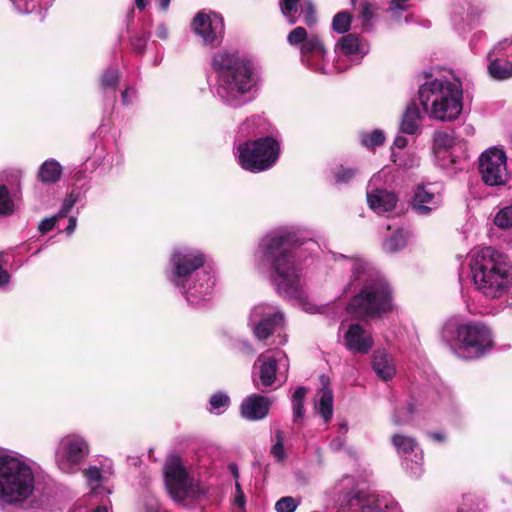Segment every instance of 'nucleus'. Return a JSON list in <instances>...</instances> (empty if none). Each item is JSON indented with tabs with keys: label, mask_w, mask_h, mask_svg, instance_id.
I'll list each match as a JSON object with an SVG mask.
<instances>
[{
	"label": "nucleus",
	"mask_w": 512,
	"mask_h": 512,
	"mask_svg": "<svg viewBox=\"0 0 512 512\" xmlns=\"http://www.w3.org/2000/svg\"><path fill=\"white\" fill-rule=\"evenodd\" d=\"M261 264L270 269L277 292L295 302L309 314L323 313L325 306L315 304L306 293L308 257L293 227H282L265 235L259 243Z\"/></svg>",
	"instance_id": "obj_1"
},
{
	"label": "nucleus",
	"mask_w": 512,
	"mask_h": 512,
	"mask_svg": "<svg viewBox=\"0 0 512 512\" xmlns=\"http://www.w3.org/2000/svg\"><path fill=\"white\" fill-rule=\"evenodd\" d=\"M205 262L203 251L190 246L175 248L169 259L166 277L191 306L202 307L214 295L215 275Z\"/></svg>",
	"instance_id": "obj_2"
},
{
	"label": "nucleus",
	"mask_w": 512,
	"mask_h": 512,
	"mask_svg": "<svg viewBox=\"0 0 512 512\" xmlns=\"http://www.w3.org/2000/svg\"><path fill=\"white\" fill-rule=\"evenodd\" d=\"M212 67L215 79L211 92L223 105L239 108L252 101L259 83L252 61L236 53L219 51L213 57Z\"/></svg>",
	"instance_id": "obj_3"
},
{
	"label": "nucleus",
	"mask_w": 512,
	"mask_h": 512,
	"mask_svg": "<svg viewBox=\"0 0 512 512\" xmlns=\"http://www.w3.org/2000/svg\"><path fill=\"white\" fill-rule=\"evenodd\" d=\"M351 270L349 289L359 292L353 296L347 310L356 316H375L392 308V292L387 281L368 261L360 257L341 256Z\"/></svg>",
	"instance_id": "obj_4"
},
{
	"label": "nucleus",
	"mask_w": 512,
	"mask_h": 512,
	"mask_svg": "<svg viewBox=\"0 0 512 512\" xmlns=\"http://www.w3.org/2000/svg\"><path fill=\"white\" fill-rule=\"evenodd\" d=\"M471 282L487 299H500L512 290V272L503 256L491 247L474 249L469 256Z\"/></svg>",
	"instance_id": "obj_5"
},
{
	"label": "nucleus",
	"mask_w": 512,
	"mask_h": 512,
	"mask_svg": "<svg viewBox=\"0 0 512 512\" xmlns=\"http://www.w3.org/2000/svg\"><path fill=\"white\" fill-rule=\"evenodd\" d=\"M418 98L425 114L442 122L456 120L463 109L462 84L454 76L427 80L419 87Z\"/></svg>",
	"instance_id": "obj_6"
},
{
	"label": "nucleus",
	"mask_w": 512,
	"mask_h": 512,
	"mask_svg": "<svg viewBox=\"0 0 512 512\" xmlns=\"http://www.w3.org/2000/svg\"><path fill=\"white\" fill-rule=\"evenodd\" d=\"M35 469L23 456L0 453V502L18 505L28 500L35 490Z\"/></svg>",
	"instance_id": "obj_7"
},
{
	"label": "nucleus",
	"mask_w": 512,
	"mask_h": 512,
	"mask_svg": "<svg viewBox=\"0 0 512 512\" xmlns=\"http://www.w3.org/2000/svg\"><path fill=\"white\" fill-rule=\"evenodd\" d=\"M441 336L457 357L466 360L483 356L494 343L491 329L477 321L461 324L448 322L443 327Z\"/></svg>",
	"instance_id": "obj_8"
},
{
	"label": "nucleus",
	"mask_w": 512,
	"mask_h": 512,
	"mask_svg": "<svg viewBox=\"0 0 512 512\" xmlns=\"http://www.w3.org/2000/svg\"><path fill=\"white\" fill-rule=\"evenodd\" d=\"M287 42L300 50L301 63L310 71L320 74L341 72L345 69L338 62H330L322 40L317 34L308 35L303 27L294 28L287 36Z\"/></svg>",
	"instance_id": "obj_9"
},
{
	"label": "nucleus",
	"mask_w": 512,
	"mask_h": 512,
	"mask_svg": "<svg viewBox=\"0 0 512 512\" xmlns=\"http://www.w3.org/2000/svg\"><path fill=\"white\" fill-rule=\"evenodd\" d=\"M279 154V143L268 136L246 141L236 148V156L240 166L254 173L271 168L277 162Z\"/></svg>",
	"instance_id": "obj_10"
},
{
	"label": "nucleus",
	"mask_w": 512,
	"mask_h": 512,
	"mask_svg": "<svg viewBox=\"0 0 512 512\" xmlns=\"http://www.w3.org/2000/svg\"><path fill=\"white\" fill-rule=\"evenodd\" d=\"M288 370V357L279 349L264 351L254 364V374L259 377L264 387H271L275 383L282 385L287 380Z\"/></svg>",
	"instance_id": "obj_11"
},
{
	"label": "nucleus",
	"mask_w": 512,
	"mask_h": 512,
	"mask_svg": "<svg viewBox=\"0 0 512 512\" xmlns=\"http://www.w3.org/2000/svg\"><path fill=\"white\" fill-rule=\"evenodd\" d=\"M285 317L280 308L273 304L260 303L255 305L248 317V326L256 339L263 341L283 327Z\"/></svg>",
	"instance_id": "obj_12"
},
{
	"label": "nucleus",
	"mask_w": 512,
	"mask_h": 512,
	"mask_svg": "<svg viewBox=\"0 0 512 512\" xmlns=\"http://www.w3.org/2000/svg\"><path fill=\"white\" fill-rule=\"evenodd\" d=\"M479 173L482 181L491 187L505 186L510 178L507 156L502 149L491 147L479 157Z\"/></svg>",
	"instance_id": "obj_13"
},
{
	"label": "nucleus",
	"mask_w": 512,
	"mask_h": 512,
	"mask_svg": "<svg viewBox=\"0 0 512 512\" xmlns=\"http://www.w3.org/2000/svg\"><path fill=\"white\" fill-rule=\"evenodd\" d=\"M391 443L402 460V465L411 477L419 478L423 474V451L415 438L396 433L391 437Z\"/></svg>",
	"instance_id": "obj_14"
},
{
	"label": "nucleus",
	"mask_w": 512,
	"mask_h": 512,
	"mask_svg": "<svg viewBox=\"0 0 512 512\" xmlns=\"http://www.w3.org/2000/svg\"><path fill=\"white\" fill-rule=\"evenodd\" d=\"M165 484L174 501L181 502L192 492V479L176 456L167 459L164 466Z\"/></svg>",
	"instance_id": "obj_15"
},
{
	"label": "nucleus",
	"mask_w": 512,
	"mask_h": 512,
	"mask_svg": "<svg viewBox=\"0 0 512 512\" xmlns=\"http://www.w3.org/2000/svg\"><path fill=\"white\" fill-rule=\"evenodd\" d=\"M433 152L437 164L445 169L457 165L464 158L461 140L453 133L436 132L433 139Z\"/></svg>",
	"instance_id": "obj_16"
},
{
	"label": "nucleus",
	"mask_w": 512,
	"mask_h": 512,
	"mask_svg": "<svg viewBox=\"0 0 512 512\" xmlns=\"http://www.w3.org/2000/svg\"><path fill=\"white\" fill-rule=\"evenodd\" d=\"M193 32L205 45H217L224 35V19L215 12H199L191 23Z\"/></svg>",
	"instance_id": "obj_17"
},
{
	"label": "nucleus",
	"mask_w": 512,
	"mask_h": 512,
	"mask_svg": "<svg viewBox=\"0 0 512 512\" xmlns=\"http://www.w3.org/2000/svg\"><path fill=\"white\" fill-rule=\"evenodd\" d=\"M442 204V185L438 182H427L416 185L411 200V208L421 216H427Z\"/></svg>",
	"instance_id": "obj_18"
},
{
	"label": "nucleus",
	"mask_w": 512,
	"mask_h": 512,
	"mask_svg": "<svg viewBox=\"0 0 512 512\" xmlns=\"http://www.w3.org/2000/svg\"><path fill=\"white\" fill-rule=\"evenodd\" d=\"M340 332L344 346L353 353L367 354L373 347L371 333L357 323L349 324L347 327L342 323Z\"/></svg>",
	"instance_id": "obj_19"
},
{
	"label": "nucleus",
	"mask_w": 512,
	"mask_h": 512,
	"mask_svg": "<svg viewBox=\"0 0 512 512\" xmlns=\"http://www.w3.org/2000/svg\"><path fill=\"white\" fill-rule=\"evenodd\" d=\"M355 512H402L398 503L391 499L379 498L375 494L360 492L350 500Z\"/></svg>",
	"instance_id": "obj_20"
},
{
	"label": "nucleus",
	"mask_w": 512,
	"mask_h": 512,
	"mask_svg": "<svg viewBox=\"0 0 512 512\" xmlns=\"http://www.w3.org/2000/svg\"><path fill=\"white\" fill-rule=\"evenodd\" d=\"M376 181L377 177L374 176L368 184L366 195L368 206L378 215H388L395 210L398 197L393 191L384 188H374L373 186Z\"/></svg>",
	"instance_id": "obj_21"
},
{
	"label": "nucleus",
	"mask_w": 512,
	"mask_h": 512,
	"mask_svg": "<svg viewBox=\"0 0 512 512\" xmlns=\"http://www.w3.org/2000/svg\"><path fill=\"white\" fill-rule=\"evenodd\" d=\"M90 453L89 444L78 434L66 436V473H75Z\"/></svg>",
	"instance_id": "obj_22"
},
{
	"label": "nucleus",
	"mask_w": 512,
	"mask_h": 512,
	"mask_svg": "<svg viewBox=\"0 0 512 512\" xmlns=\"http://www.w3.org/2000/svg\"><path fill=\"white\" fill-rule=\"evenodd\" d=\"M270 398L260 394H250L245 397L240 405V415L249 421H259L264 419L270 411Z\"/></svg>",
	"instance_id": "obj_23"
},
{
	"label": "nucleus",
	"mask_w": 512,
	"mask_h": 512,
	"mask_svg": "<svg viewBox=\"0 0 512 512\" xmlns=\"http://www.w3.org/2000/svg\"><path fill=\"white\" fill-rule=\"evenodd\" d=\"M369 51L367 43L363 42L357 35L348 34L343 36L335 46V53L341 59L348 58L351 62L360 61ZM340 64V60L337 61Z\"/></svg>",
	"instance_id": "obj_24"
},
{
	"label": "nucleus",
	"mask_w": 512,
	"mask_h": 512,
	"mask_svg": "<svg viewBox=\"0 0 512 512\" xmlns=\"http://www.w3.org/2000/svg\"><path fill=\"white\" fill-rule=\"evenodd\" d=\"M484 11L481 3L464 1L454 8L452 20L458 30H465V25L477 24Z\"/></svg>",
	"instance_id": "obj_25"
},
{
	"label": "nucleus",
	"mask_w": 512,
	"mask_h": 512,
	"mask_svg": "<svg viewBox=\"0 0 512 512\" xmlns=\"http://www.w3.org/2000/svg\"><path fill=\"white\" fill-rule=\"evenodd\" d=\"M83 475L90 488V499H96L102 494L107 497L112 493L110 488L104 486L107 476L106 472L102 468L98 466H89L83 471Z\"/></svg>",
	"instance_id": "obj_26"
},
{
	"label": "nucleus",
	"mask_w": 512,
	"mask_h": 512,
	"mask_svg": "<svg viewBox=\"0 0 512 512\" xmlns=\"http://www.w3.org/2000/svg\"><path fill=\"white\" fill-rule=\"evenodd\" d=\"M373 370L384 381L392 379L396 373L393 359L384 351H376L372 362Z\"/></svg>",
	"instance_id": "obj_27"
},
{
	"label": "nucleus",
	"mask_w": 512,
	"mask_h": 512,
	"mask_svg": "<svg viewBox=\"0 0 512 512\" xmlns=\"http://www.w3.org/2000/svg\"><path fill=\"white\" fill-rule=\"evenodd\" d=\"M315 409L325 423L331 420L333 415V392L327 384H324L317 394Z\"/></svg>",
	"instance_id": "obj_28"
},
{
	"label": "nucleus",
	"mask_w": 512,
	"mask_h": 512,
	"mask_svg": "<svg viewBox=\"0 0 512 512\" xmlns=\"http://www.w3.org/2000/svg\"><path fill=\"white\" fill-rule=\"evenodd\" d=\"M73 183L70 184L71 190L69 197H66V214L68 210L77 203L87 190L88 177L82 171H77L72 177Z\"/></svg>",
	"instance_id": "obj_29"
},
{
	"label": "nucleus",
	"mask_w": 512,
	"mask_h": 512,
	"mask_svg": "<svg viewBox=\"0 0 512 512\" xmlns=\"http://www.w3.org/2000/svg\"><path fill=\"white\" fill-rule=\"evenodd\" d=\"M421 121V113L415 103L409 104L403 113L400 130L405 134H414L417 132Z\"/></svg>",
	"instance_id": "obj_30"
},
{
	"label": "nucleus",
	"mask_w": 512,
	"mask_h": 512,
	"mask_svg": "<svg viewBox=\"0 0 512 512\" xmlns=\"http://www.w3.org/2000/svg\"><path fill=\"white\" fill-rule=\"evenodd\" d=\"M488 73L496 80H506L512 77V62L488 56Z\"/></svg>",
	"instance_id": "obj_31"
},
{
	"label": "nucleus",
	"mask_w": 512,
	"mask_h": 512,
	"mask_svg": "<svg viewBox=\"0 0 512 512\" xmlns=\"http://www.w3.org/2000/svg\"><path fill=\"white\" fill-rule=\"evenodd\" d=\"M62 175L61 165L53 160H46L39 168L38 179L44 184H53L60 180Z\"/></svg>",
	"instance_id": "obj_32"
},
{
	"label": "nucleus",
	"mask_w": 512,
	"mask_h": 512,
	"mask_svg": "<svg viewBox=\"0 0 512 512\" xmlns=\"http://www.w3.org/2000/svg\"><path fill=\"white\" fill-rule=\"evenodd\" d=\"M410 238L409 231L398 229L391 236L387 237L383 242V250L387 253H396L407 246Z\"/></svg>",
	"instance_id": "obj_33"
},
{
	"label": "nucleus",
	"mask_w": 512,
	"mask_h": 512,
	"mask_svg": "<svg viewBox=\"0 0 512 512\" xmlns=\"http://www.w3.org/2000/svg\"><path fill=\"white\" fill-rule=\"evenodd\" d=\"M391 160L397 167L403 170H411L420 166L419 156L412 151L391 152Z\"/></svg>",
	"instance_id": "obj_34"
},
{
	"label": "nucleus",
	"mask_w": 512,
	"mask_h": 512,
	"mask_svg": "<svg viewBox=\"0 0 512 512\" xmlns=\"http://www.w3.org/2000/svg\"><path fill=\"white\" fill-rule=\"evenodd\" d=\"M120 80V72L117 67H109L100 76V88L104 91L115 92Z\"/></svg>",
	"instance_id": "obj_35"
},
{
	"label": "nucleus",
	"mask_w": 512,
	"mask_h": 512,
	"mask_svg": "<svg viewBox=\"0 0 512 512\" xmlns=\"http://www.w3.org/2000/svg\"><path fill=\"white\" fill-rule=\"evenodd\" d=\"M360 141L365 148L373 150L376 147L383 145L385 135L380 129H375L371 132H362L360 134Z\"/></svg>",
	"instance_id": "obj_36"
},
{
	"label": "nucleus",
	"mask_w": 512,
	"mask_h": 512,
	"mask_svg": "<svg viewBox=\"0 0 512 512\" xmlns=\"http://www.w3.org/2000/svg\"><path fill=\"white\" fill-rule=\"evenodd\" d=\"M209 405L210 413L222 414L230 405V397L225 392H216L211 395Z\"/></svg>",
	"instance_id": "obj_37"
},
{
	"label": "nucleus",
	"mask_w": 512,
	"mask_h": 512,
	"mask_svg": "<svg viewBox=\"0 0 512 512\" xmlns=\"http://www.w3.org/2000/svg\"><path fill=\"white\" fill-rule=\"evenodd\" d=\"M307 390L305 387H298L292 395V408L294 421L301 419L304 416V400Z\"/></svg>",
	"instance_id": "obj_38"
},
{
	"label": "nucleus",
	"mask_w": 512,
	"mask_h": 512,
	"mask_svg": "<svg viewBox=\"0 0 512 512\" xmlns=\"http://www.w3.org/2000/svg\"><path fill=\"white\" fill-rule=\"evenodd\" d=\"M489 57L510 60L512 62V39H504L498 42L488 53Z\"/></svg>",
	"instance_id": "obj_39"
},
{
	"label": "nucleus",
	"mask_w": 512,
	"mask_h": 512,
	"mask_svg": "<svg viewBox=\"0 0 512 512\" xmlns=\"http://www.w3.org/2000/svg\"><path fill=\"white\" fill-rule=\"evenodd\" d=\"M264 125V120L259 116L247 118L239 126V133L242 137H248L260 132V127Z\"/></svg>",
	"instance_id": "obj_40"
},
{
	"label": "nucleus",
	"mask_w": 512,
	"mask_h": 512,
	"mask_svg": "<svg viewBox=\"0 0 512 512\" xmlns=\"http://www.w3.org/2000/svg\"><path fill=\"white\" fill-rule=\"evenodd\" d=\"M14 200L6 185H0V217L8 216L14 213Z\"/></svg>",
	"instance_id": "obj_41"
},
{
	"label": "nucleus",
	"mask_w": 512,
	"mask_h": 512,
	"mask_svg": "<svg viewBox=\"0 0 512 512\" xmlns=\"http://www.w3.org/2000/svg\"><path fill=\"white\" fill-rule=\"evenodd\" d=\"M300 4V0H280L279 6L281 12L289 24H295L297 22L295 14L297 13L298 8H300Z\"/></svg>",
	"instance_id": "obj_42"
},
{
	"label": "nucleus",
	"mask_w": 512,
	"mask_h": 512,
	"mask_svg": "<svg viewBox=\"0 0 512 512\" xmlns=\"http://www.w3.org/2000/svg\"><path fill=\"white\" fill-rule=\"evenodd\" d=\"M486 505L484 500L475 495H466L463 498V503L457 512H482Z\"/></svg>",
	"instance_id": "obj_43"
},
{
	"label": "nucleus",
	"mask_w": 512,
	"mask_h": 512,
	"mask_svg": "<svg viewBox=\"0 0 512 512\" xmlns=\"http://www.w3.org/2000/svg\"><path fill=\"white\" fill-rule=\"evenodd\" d=\"M414 413V405L408 403L406 407L394 411L392 415V422L396 426L408 424L412 420Z\"/></svg>",
	"instance_id": "obj_44"
},
{
	"label": "nucleus",
	"mask_w": 512,
	"mask_h": 512,
	"mask_svg": "<svg viewBox=\"0 0 512 512\" xmlns=\"http://www.w3.org/2000/svg\"><path fill=\"white\" fill-rule=\"evenodd\" d=\"M351 20H352L351 15L348 12H346V11L338 12L333 17L332 29L339 34H343L349 30L350 25H351Z\"/></svg>",
	"instance_id": "obj_45"
},
{
	"label": "nucleus",
	"mask_w": 512,
	"mask_h": 512,
	"mask_svg": "<svg viewBox=\"0 0 512 512\" xmlns=\"http://www.w3.org/2000/svg\"><path fill=\"white\" fill-rule=\"evenodd\" d=\"M494 224L502 229L512 226V205L501 208L494 217Z\"/></svg>",
	"instance_id": "obj_46"
},
{
	"label": "nucleus",
	"mask_w": 512,
	"mask_h": 512,
	"mask_svg": "<svg viewBox=\"0 0 512 512\" xmlns=\"http://www.w3.org/2000/svg\"><path fill=\"white\" fill-rule=\"evenodd\" d=\"M270 453L278 462H282L286 458L284 436L281 430L275 431V443L271 447Z\"/></svg>",
	"instance_id": "obj_47"
},
{
	"label": "nucleus",
	"mask_w": 512,
	"mask_h": 512,
	"mask_svg": "<svg viewBox=\"0 0 512 512\" xmlns=\"http://www.w3.org/2000/svg\"><path fill=\"white\" fill-rule=\"evenodd\" d=\"M300 13L304 17V23L307 26L315 25L317 18L315 7L311 0H302L300 4Z\"/></svg>",
	"instance_id": "obj_48"
},
{
	"label": "nucleus",
	"mask_w": 512,
	"mask_h": 512,
	"mask_svg": "<svg viewBox=\"0 0 512 512\" xmlns=\"http://www.w3.org/2000/svg\"><path fill=\"white\" fill-rule=\"evenodd\" d=\"M299 505V501H297L294 497L286 496L280 498L275 503V510L277 512H294Z\"/></svg>",
	"instance_id": "obj_49"
},
{
	"label": "nucleus",
	"mask_w": 512,
	"mask_h": 512,
	"mask_svg": "<svg viewBox=\"0 0 512 512\" xmlns=\"http://www.w3.org/2000/svg\"><path fill=\"white\" fill-rule=\"evenodd\" d=\"M140 512H166L157 498L152 495L145 496Z\"/></svg>",
	"instance_id": "obj_50"
},
{
	"label": "nucleus",
	"mask_w": 512,
	"mask_h": 512,
	"mask_svg": "<svg viewBox=\"0 0 512 512\" xmlns=\"http://www.w3.org/2000/svg\"><path fill=\"white\" fill-rule=\"evenodd\" d=\"M63 214L64 208H61L57 215L43 219L38 226L39 232L41 234H46L50 232L55 227L57 219L61 217Z\"/></svg>",
	"instance_id": "obj_51"
},
{
	"label": "nucleus",
	"mask_w": 512,
	"mask_h": 512,
	"mask_svg": "<svg viewBox=\"0 0 512 512\" xmlns=\"http://www.w3.org/2000/svg\"><path fill=\"white\" fill-rule=\"evenodd\" d=\"M137 99V90L132 86L125 88L121 94V102L123 106H131L137 101Z\"/></svg>",
	"instance_id": "obj_52"
},
{
	"label": "nucleus",
	"mask_w": 512,
	"mask_h": 512,
	"mask_svg": "<svg viewBox=\"0 0 512 512\" xmlns=\"http://www.w3.org/2000/svg\"><path fill=\"white\" fill-rule=\"evenodd\" d=\"M355 173L356 171L352 168L340 167L335 172L334 177L337 183H347L355 176Z\"/></svg>",
	"instance_id": "obj_53"
},
{
	"label": "nucleus",
	"mask_w": 512,
	"mask_h": 512,
	"mask_svg": "<svg viewBox=\"0 0 512 512\" xmlns=\"http://www.w3.org/2000/svg\"><path fill=\"white\" fill-rule=\"evenodd\" d=\"M374 10H375L374 6L370 3H363L361 5L360 14H361L363 26L366 27L371 24V21L374 16Z\"/></svg>",
	"instance_id": "obj_54"
},
{
	"label": "nucleus",
	"mask_w": 512,
	"mask_h": 512,
	"mask_svg": "<svg viewBox=\"0 0 512 512\" xmlns=\"http://www.w3.org/2000/svg\"><path fill=\"white\" fill-rule=\"evenodd\" d=\"M16 8L23 13H30L37 7L34 0H12Z\"/></svg>",
	"instance_id": "obj_55"
},
{
	"label": "nucleus",
	"mask_w": 512,
	"mask_h": 512,
	"mask_svg": "<svg viewBox=\"0 0 512 512\" xmlns=\"http://www.w3.org/2000/svg\"><path fill=\"white\" fill-rule=\"evenodd\" d=\"M235 490V503L242 508L246 503V499L239 481H235Z\"/></svg>",
	"instance_id": "obj_56"
},
{
	"label": "nucleus",
	"mask_w": 512,
	"mask_h": 512,
	"mask_svg": "<svg viewBox=\"0 0 512 512\" xmlns=\"http://www.w3.org/2000/svg\"><path fill=\"white\" fill-rule=\"evenodd\" d=\"M100 504H98L96 507L87 509L85 512H110V506L111 502L108 498L105 500H100Z\"/></svg>",
	"instance_id": "obj_57"
},
{
	"label": "nucleus",
	"mask_w": 512,
	"mask_h": 512,
	"mask_svg": "<svg viewBox=\"0 0 512 512\" xmlns=\"http://www.w3.org/2000/svg\"><path fill=\"white\" fill-rule=\"evenodd\" d=\"M408 0H392L389 11L392 13H396L399 10H404L406 8L405 3Z\"/></svg>",
	"instance_id": "obj_58"
},
{
	"label": "nucleus",
	"mask_w": 512,
	"mask_h": 512,
	"mask_svg": "<svg viewBox=\"0 0 512 512\" xmlns=\"http://www.w3.org/2000/svg\"><path fill=\"white\" fill-rule=\"evenodd\" d=\"M407 144H408L407 138L404 136L398 135L394 139L392 151H394V148L404 149L407 146Z\"/></svg>",
	"instance_id": "obj_59"
},
{
	"label": "nucleus",
	"mask_w": 512,
	"mask_h": 512,
	"mask_svg": "<svg viewBox=\"0 0 512 512\" xmlns=\"http://www.w3.org/2000/svg\"><path fill=\"white\" fill-rule=\"evenodd\" d=\"M344 445L345 439L342 436H338L330 442V448L335 451L341 450L344 447Z\"/></svg>",
	"instance_id": "obj_60"
},
{
	"label": "nucleus",
	"mask_w": 512,
	"mask_h": 512,
	"mask_svg": "<svg viewBox=\"0 0 512 512\" xmlns=\"http://www.w3.org/2000/svg\"><path fill=\"white\" fill-rule=\"evenodd\" d=\"M3 256V253H0V258ZM10 281V275L9 273L3 268L2 264L0 263V287L5 286Z\"/></svg>",
	"instance_id": "obj_61"
},
{
	"label": "nucleus",
	"mask_w": 512,
	"mask_h": 512,
	"mask_svg": "<svg viewBox=\"0 0 512 512\" xmlns=\"http://www.w3.org/2000/svg\"><path fill=\"white\" fill-rule=\"evenodd\" d=\"M155 34L161 40H166L168 38V28L165 24L161 23L157 26Z\"/></svg>",
	"instance_id": "obj_62"
},
{
	"label": "nucleus",
	"mask_w": 512,
	"mask_h": 512,
	"mask_svg": "<svg viewBox=\"0 0 512 512\" xmlns=\"http://www.w3.org/2000/svg\"><path fill=\"white\" fill-rule=\"evenodd\" d=\"M148 37H145L143 39L141 38H135L132 41V45L135 49H137L139 52H142L146 46Z\"/></svg>",
	"instance_id": "obj_63"
},
{
	"label": "nucleus",
	"mask_w": 512,
	"mask_h": 512,
	"mask_svg": "<svg viewBox=\"0 0 512 512\" xmlns=\"http://www.w3.org/2000/svg\"><path fill=\"white\" fill-rule=\"evenodd\" d=\"M77 219L75 217H70L68 219V224L66 225V234H72L76 229Z\"/></svg>",
	"instance_id": "obj_64"
}]
</instances>
